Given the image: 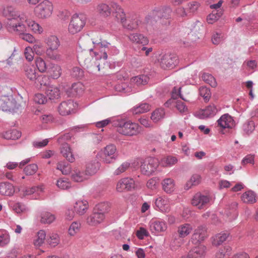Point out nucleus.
Listing matches in <instances>:
<instances>
[{
  "instance_id": "f257e3e1",
  "label": "nucleus",
  "mask_w": 258,
  "mask_h": 258,
  "mask_svg": "<svg viewBox=\"0 0 258 258\" xmlns=\"http://www.w3.org/2000/svg\"><path fill=\"white\" fill-rule=\"evenodd\" d=\"M3 14L7 18L6 27L9 32L22 33L28 29L40 34L43 31V28L39 24L11 6L5 8Z\"/></svg>"
},
{
  "instance_id": "f03ea898",
  "label": "nucleus",
  "mask_w": 258,
  "mask_h": 258,
  "mask_svg": "<svg viewBox=\"0 0 258 258\" xmlns=\"http://www.w3.org/2000/svg\"><path fill=\"white\" fill-rule=\"evenodd\" d=\"M93 43L96 44L94 48V56L93 57L88 51H82L78 55L80 63H82L87 68L92 71H100L103 69L106 65L107 54L105 50L108 43L103 44L102 42L95 40Z\"/></svg>"
},
{
  "instance_id": "7ed1b4c3",
  "label": "nucleus",
  "mask_w": 258,
  "mask_h": 258,
  "mask_svg": "<svg viewBox=\"0 0 258 258\" xmlns=\"http://www.w3.org/2000/svg\"><path fill=\"white\" fill-rule=\"evenodd\" d=\"M113 125L117 133L125 136H137L141 131V127L138 123L123 119L114 120Z\"/></svg>"
},
{
  "instance_id": "20e7f679",
  "label": "nucleus",
  "mask_w": 258,
  "mask_h": 258,
  "mask_svg": "<svg viewBox=\"0 0 258 258\" xmlns=\"http://www.w3.org/2000/svg\"><path fill=\"white\" fill-rule=\"evenodd\" d=\"M111 7L115 11L116 18L120 21L124 28L131 30H136L138 28L141 21L137 16L133 15L126 18L125 14L119 5L116 3H112Z\"/></svg>"
},
{
  "instance_id": "39448f33",
  "label": "nucleus",
  "mask_w": 258,
  "mask_h": 258,
  "mask_svg": "<svg viewBox=\"0 0 258 258\" xmlns=\"http://www.w3.org/2000/svg\"><path fill=\"white\" fill-rule=\"evenodd\" d=\"M108 209V205L105 203L96 206L93 212L86 219V223L91 226H96L103 222L105 218L104 213Z\"/></svg>"
},
{
  "instance_id": "423d86ee",
  "label": "nucleus",
  "mask_w": 258,
  "mask_h": 258,
  "mask_svg": "<svg viewBox=\"0 0 258 258\" xmlns=\"http://www.w3.org/2000/svg\"><path fill=\"white\" fill-rule=\"evenodd\" d=\"M53 6L48 0H44L39 3L34 9L36 16L39 19H45L49 18L52 14Z\"/></svg>"
},
{
  "instance_id": "0eeeda50",
  "label": "nucleus",
  "mask_w": 258,
  "mask_h": 258,
  "mask_svg": "<svg viewBox=\"0 0 258 258\" xmlns=\"http://www.w3.org/2000/svg\"><path fill=\"white\" fill-rule=\"evenodd\" d=\"M158 62L163 69H172L178 62V57L173 54H161L159 56Z\"/></svg>"
},
{
  "instance_id": "6e6552de",
  "label": "nucleus",
  "mask_w": 258,
  "mask_h": 258,
  "mask_svg": "<svg viewBox=\"0 0 258 258\" xmlns=\"http://www.w3.org/2000/svg\"><path fill=\"white\" fill-rule=\"evenodd\" d=\"M85 24V20L82 15H74L68 26V31L72 34L80 32Z\"/></svg>"
},
{
  "instance_id": "1a4fd4ad",
  "label": "nucleus",
  "mask_w": 258,
  "mask_h": 258,
  "mask_svg": "<svg viewBox=\"0 0 258 258\" xmlns=\"http://www.w3.org/2000/svg\"><path fill=\"white\" fill-rule=\"evenodd\" d=\"M155 209L162 213H168L171 210V201L166 196H158L154 200Z\"/></svg>"
},
{
  "instance_id": "9d476101",
  "label": "nucleus",
  "mask_w": 258,
  "mask_h": 258,
  "mask_svg": "<svg viewBox=\"0 0 258 258\" xmlns=\"http://www.w3.org/2000/svg\"><path fill=\"white\" fill-rule=\"evenodd\" d=\"M159 165V160L155 158H147L141 165L142 173L146 175H151Z\"/></svg>"
},
{
  "instance_id": "9b49d317",
  "label": "nucleus",
  "mask_w": 258,
  "mask_h": 258,
  "mask_svg": "<svg viewBox=\"0 0 258 258\" xmlns=\"http://www.w3.org/2000/svg\"><path fill=\"white\" fill-rule=\"evenodd\" d=\"M101 159L105 163L109 164L117 157L116 148L113 144L107 145L102 151Z\"/></svg>"
},
{
  "instance_id": "f8f14e48",
  "label": "nucleus",
  "mask_w": 258,
  "mask_h": 258,
  "mask_svg": "<svg viewBox=\"0 0 258 258\" xmlns=\"http://www.w3.org/2000/svg\"><path fill=\"white\" fill-rule=\"evenodd\" d=\"M18 105L12 97L3 96L0 98V109L5 111L16 112Z\"/></svg>"
},
{
  "instance_id": "ddd939ff",
  "label": "nucleus",
  "mask_w": 258,
  "mask_h": 258,
  "mask_svg": "<svg viewBox=\"0 0 258 258\" xmlns=\"http://www.w3.org/2000/svg\"><path fill=\"white\" fill-rule=\"evenodd\" d=\"M137 187V184L133 178H123L119 180L116 184V189L118 192H122L132 190Z\"/></svg>"
},
{
  "instance_id": "4468645a",
  "label": "nucleus",
  "mask_w": 258,
  "mask_h": 258,
  "mask_svg": "<svg viewBox=\"0 0 258 258\" xmlns=\"http://www.w3.org/2000/svg\"><path fill=\"white\" fill-rule=\"evenodd\" d=\"M210 200L211 198L209 196L198 192L192 198L191 204L199 209H203L208 206Z\"/></svg>"
},
{
  "instance_id": "2eb2a0df",
  "label": "nucleus",
  "mask_w": 258,
  "mask_h": 258,
  "mask_svg": "<svg viewBox=\"0 0 258 258\" xmlns=\"http://www.w3.org/2000/svg\"><path fill=\"white\" fill-rule=\"evenodd\" d=\"M77 104L72 100L61 102L58 106V111L61 115H67L74 113L77 107Z\"/></svg>"
},
{
  "instance_id": "dca6fc26",
  "label": "nucleus",
  "mask_w": 258,
  "mask_h": 258,
  "mask_svg": "<svg viewBox=\"0 0 258 258\" xmlns=\"http://www.w3.org/2000/svg\"><path fill=\"white\" fill-rule=\"evenodd\" d=\"M208 236L207 229L203 226H198L195 229L191 237L192 243L197 244L203 241Z\"/></svg>"
},
{
  "instance_id": "f3484780",
  "label": "nucleus",
  "mask_w": 258,
  "mask_h": 258,
  "mask_svg": "<svg viewBox=\"0 0 258 258\" xmlns=\"http://www.w3.org/2000/svg\"><path fill=\"white\" fill-rule=\"evenodd\" d=\"M218 130L225 128H231L234 126V121L232 117L228 114H224L217 120Z\"/></svg>"
},
{
  "instance_id": "a211bd4d",
  "label": "nucleus",
  "mask_w": 258,
  "mask_h": 258,
  "mask_svg": "<svg viewBox=\"0 0 258 258\" xmlns=\"http://www.w3.org/2000/svg\"><path fill=\"white\" fill-rule=\"evenodd\" d=\"M149 227L152 233L157 234L159 232L165 231L167 229V225L163 221L152 219L149 223Z\"/></svg>"
},
{
  "instance_id": "6ab92c4d",
  "label": "nucleus",
  "mask_w": 258,
  "mask_h": 258,
  "mask_svg": "<svg viewBox=\"0 0 258 258\" xmlns=\"http://www.w3.org/2000/svg\"><path fill=\"white\" fill-rule=\"evenodd\" d=\"M217 112L218 109L216 106L214 104H210L205 109L200 110L197 115L199 118L204 119L214 116Z\"/></svg>"
},
{
  "instance_id": "aec40b11",
  "label": "nucleus",
  "mask_w": 258,
  "mask_h": 258,
  "mask_svg": "<svg viewBox=\"0 0 258 258\" xmlns=\"http://www.w3.org/2000/svg\"><path fill=\"white\" fill-rule=\"evenodd\" d=\"M128 38L130 41L135 44L146 45L149 43V40L147 37L142 34L138 33L130 34L128 36Z\"/></svg>"
},
{
  "instance_id": "412c9836",
  "label": "nucleus",
  "mask_w": 258,
  "mask_h": 258,
  "mask_svg": "<svg viewBox=\"0 0 258 258\" xmlns=\"http://www.w3.org/2000/svg\"><path fill=\"white\" fill-rule=\"evenodd\" d=\"M88 208V203L85 200H78L74 205V209L75 213L80 216L84 215Z\"/></svg>"
},
{
  "instance_id": "4be33fe9",
  "label": "nucleus",
  "mask_w": 258,
  "mask_h": 258,
  "mask_svg": "<svg viewBox=\"0 0 258 258\" xmlns=\"http://www.w3.org/2000/svg\"><path fill=\"white\" fill-rule=\"evenodd\" d=\"M206 247L200 244L193 248L188 252V258H204Z\"/></svg>"
},
{
  "instance_id": "5701e85b",
  "label": "nucleus",
  "mask_w": 258,
  "mask_h": 258,
  "mask_svg": "<svg viewBox=\"0 0 258 258\" xmlns=\"http://www.w3.org/2000/svg\"><path fill=\"white\" fill-rule=\"evenodd\" d=\"M15 192V187L12 184L8 182L0 183V194L2 196H12Z\"/></svg>"
},
{
  "instance_id": "b1692460",
  "label": "nucleus",
  "mask_w": 258,
  "mask_h": 258,
  "mask_svg": "<svg viewBox=\"0 0 258 258\" xmlns=\"http://www.w3.org/2000/svg\"><path fill=\"white\" fill-rule=\"evenodd\" d=\"M166 12L169 14L171 12L170 9H166ZM168 15L163 14V10L153 11L151 13L148 15L145 18V21L147 24L152 23L153 21H156L157 18L167 17Z\"/></svg>"
},
{
  "instance_id": "393cba45",
  "label": "nucleus",
  "mask_w": 258,
  "mask_h": 258,
  "mask_svg": "<svg viewBox=\"0 0 258 258\" xmlns=\"http://www.w3.org/2000/svg\"><path fill=\"white\" fill-rule=\"evenodd\" d=\"M161 184L163 190L167 194H171L175 189V181L171 178H166L163 179Z\"/></svg>"
},
{
  "instance_id": "a878e982",
  "label": "nucleus",
  "mask_w": 258,
  "mask_h": 258,
  "mask_svg": "<svg viewBox=\"0 0 258 258\" xmlns=\"http://www.w3.org/2000/svg\"><path fill=\"white\" fill-rule=\"evenodd\" d=\"M46 48L58 49L60 43L57 37L55 35H50L45 40Z\"/></svg>"
},
{
  "instance_id": "bb28decb",
  "label": "nucleus",
  "mask_w": 258,
  "mask_h": 258,
  "mask_svg": "<svg viewBox=\"0 0 258 258\" xmlns=\"http://www.w3.org/2000/svg\"><path fill=\"white\" fill-rule=\"evenodd\" d=\"M241 201L245 204H252L256 202V194L251 190L245 191L241 196Z\"/></svg>"
},
{
  "instance_id": "cd10ccee",
  "label": "nucleus",
  "mask_w": 258,
  "mask_h": 258,
  "mask_svg": "<svg viewBox=\"0 0 258 258\" xmlns=\"http://www.w3.org/2000/svg\"><path fill=\"white\" fill-rule=\"evenodd\" d=\"M192 226L188 223L181 224L178 227L177 233L181 238H184L188 236L192 231Z\"/></svg>"
},
{
  "instance_id": "c85d7f7f",
  "label": "nucleus",
  "mask_w": 258,
  "mask_h": 258,
  "mask_svg": "<svg viewBox=\"0 0 258 258\" xmlns=\"http://www.w3.org/2000/svg\"><path fill=\"white\" fill-rule=\"evenodd\" d=\"M100 163L96 160L88 162L86 165V175L91 176L95 174L99 170Z\"/></svg>"
},
{
  "instance_id": "c756f323",
  "label": "nucleus",
  "mask_w": 258,
  "mask_h": 258,
  "mask_svg": "<svg viewBox=\"0 0 258 258\" xmlns=\"http://www.w3.org/2000/svg\"><path fill=\"white\" fill-rule=\"evenodd\" d=\"M46 57L55 61H60L62 60V56L58 51V49L46 48L45 50Z\"/></svg>"
},
{
  "instance_id": "7c9ffc66",
  "label": "nucleus",
  "mask_w": 258,
  "mask_h": 258,
  "mask_svg": "<svg viewBox=\"0 0 258 258\" xmlns=\"http://www.w3.org/2000/svg\"><path fill=\"white\" fill-rule=\"evenodd\" d=\"M45 93L50 100L57 99L60 96V91L54 86L49 85L45 90Z\"/></svg>"
},
{
  "instance_id": "2f4dec72",
  "label": "nucleus",
  "mask_w": 258,
  "mask_h": 258,
  "mask_svg": "<svg viewBox=\"0 0 258 258\" xmlns=\"http://www.w3.org/2000/svg\"><path fill=\"white\" fill-rule=\"evenodd\" d=\"M97 11L100 17L107 18L111 13V10L110 7L105 4H100L97 7Z\"/></svg>"
},
{
  "instance_id": "473e14b6",
  "label": "nucleus",
  "mask_w": 258,
  "mask_h": 258,
  "mask_svg": "<svg viewBox=\"0 0 258 258\" xmlns=\"http://www.w3.org/2000/svg\"><path fill=\"white\" fill-rule=\"evenodd\" d=\"M55 215L50 212L43 211L40 214V222L43 224H51L55 221Z\"/></svg>"
},
{
  "instance_id": "72a5a7b5",
  "label": "nucleus",
  "mask_w": 258,
  "mask_h": 258,
  "mask_svg": "<svg viewBox=\"0 0 258 258\" xmlns=\"http://www.w3.org/2000/svg\"><path fill=\"white\" fill-rule=\"evenodd\" d=\"M177 159L172 156H166L163 157L159 162V164L162 167H170L175 165L177 162Z\"/></svg>"
},
{
  "instance_id": "f704fd0d",
  "label": "nucleus",
  "mask_w": 258,
  "mask_h": 258,
  "mask_svg": "<svg viewBox=\"0 0 258 258\" xmlns=\"http://www.w3.org/2000/svg\"><path fill=\"white\" fill-rule=\"evenodd\" d=\"M48 73L52 78L57 79L61 75V68L60 66L52 63L48 70Z\"/></svg>"
},
{
  "instance_id": "c9c22d12",
  "label": "nucleus",
  "mask_w": 258,
  "mask_h": 258,
  "mask_svg": "<svg viewBox=\"0 0 258 258\" xmlns=\"http://www.w3.org/2000/svg\"><path fill=\"white\" fill-rule=\"evenodd\" d=\"M61 153L70 162H73L75 161V158L71 152V148L68 144L62 145Z\"/></svg>"
},
{
  "instance_id": "e433bc0d",
  "label": "nucleus",
  "mask_w": 258,
  "mask_h": 258,
  "mask_svg": "<svg viewBox=\"0 0 258 258\" xmlns=\"http://www.w3.org/2000/svg\"><path fill=\"white\" fill-rule=\"evenodd\" d=\"M149 78L146 75H140L133 77L131 79L130 82L133 85L139 86L146 84L149 81Z\"/></svg>"
},
{
  "instance_id": "4c0bfd02",
  "label": "nucleus",
  "mask_w": 258,
  "mask_h": 258,
  "mask_svg": "<svg viewBox=\"0 0 258 258\" xmlns=\"http://www.w3.org/2000/svg\"><path fill=\"white\" fill-rule=\"evenodd\" d=\"M165 114V112L163 108H157L152 113L151 119L154 122L157 123L164 117Z\"/></svg>"
},
{
  "instance_id": "58836bf2",
  "label": "nucleus",
  "mask_w": 258,
  "mask_h": 258,
  "mask_svg": "<svg viewBox=\"0 0 258 258\" xmlns=\"http://www.w3.org/2000/svg\"><path fill=\"white\" fill-rule=\"evenodd\" d=\"M21 136V133L15 129L9 130L3 134V138L7 140H17L20 138Z\"/></svg>"
},
{
  "instance_id": "ea45409f",
  "label": "nucleus",
  "mask_w": 258,
  "mask_h": 258,
  "mask_svg": "<svg viewBox=\"0 0 258 258\" xmlns=\"http://www.w3.org/2000/svg\"><path fill=\"white\" fill-rule=\"evenodd\" d=\"M46 238V233L44 230H40L37 232L34 240L33 244L36 247L41 246L44 243Z\"/></svg>"
},
{
  "instance_id": "a19ab883",
  "label": "nucleus",
  "mask_w": 258,
  "mask_h": 258,
  "mask_svg": "<svg viewBox=\"0 0 258 258\" xmlns=\"http://www.w3.org/2000/svg\"><path fill=\"white\" fill-rule=\"evenodd\" d=\"M84 90V87L83 85L80 82H78L72 85L71 92L73 96H77L82 94Z\"/></svg>"
},
{
  "instance_id": "79ce46f5",
  "label": "nucleus",
  "mask_w": 258,
  "mask_h": 258,
  "mask_svg": "<svg viewBox=\"0 0 258 258\" xmlns=\"http://www.w3.org/2000/svg\"><path fill=\"white\" fill-rule=\"evenodd\" d=\"M228 236L227 233H219L213 237L212 244L217 246L225 241Z\"/></svg>"
},
{
  "instance_id": "37998d69",
  "label": "nucleus",
  "mask_w": 258,
  "mask_h": 258,
  "mask_svg": "<svg viewBox=\"0 0 258 258\" xmlns=\"http://www.w3.org/2000/svg\"><path fill=\"white\" fill-rule=\"evenodd\" d=\"M25 75L30 80H34L36 79V69L33 66H28L25 69Z\"/></svg>"
},
{
  "instance_id": "c03bdc74",
  "label": "nucleus",
  "mask_w": 258,
  "mask_h": 258,
  "mask_svg": "<svg viewBox=\"0 0 258 258\" xmlns=\"http://www.w3.org/2000/svg\"><path fill=\"white\" fill-rule=\"evenodd\" d=\"M201 177L200 175L197 174H193L186 184V189H188L193 185L199 184L201 182Z\"/></svg>"
},
{
  "instance_id": "a18cd8bd",
  "label": "nucleus",
  "mask_w": 258,
  "mask_h": 258,
  "mask_svg": "<svg viewBox=\"0 0 258 258\" xmlns=\"http://www.w3.org/2000/svg\"><path fill=\"white\" fill-rule=\"evenodd\" d=\"M86 174H84L81 172L79 169H76L73 171L72 173V179L77 182H81L87 178Z\"/></svg>"
},
{
  "instance_id": "49530a36",
  "label": "nucleus",
  "mask_w": 258,
  "mask_h": 258,
  "mask_svg": "<svg viewBox=\"0 0 258 258\" xmlns=\"http://www.w3.org/2000/svg\"><path fill=\"white\" fill-rule=\"evenodd\" d=\"M202 80L211 87H215L217 85L215 79L211 74L204 73L202 76Z\"/></svg>"
},
{
  "instance_id": "de8ad7c7",
  "label": "nucleus",
  "mask_w": 258,
  "mask_h": 258,
  "mask_svg": "<svg viewBox=\"0 0 258 258\" xmlns=\"http://www.w3.org/2000/svg\"><path fill=\"white\" fill-rule=\"evenodd\" d=\"M150 110V106L147 103H142L135 107L133 109V113L140 114L147 112Z\"/></svg>"
},
{
  "instance_id": "09e8293b",
  "label": "nucleus",
  "mask_w": 258,
  "mask_h": 258,
  "mask_svg": "<svg viewBox=\"0 0 258 258\" xmlns=\"http://www.w3.org/2000/svg\"><path fill=\"white\" fill-rule=\"evenodd\" d=\"M36 66L41 73H44L47 71L46 63L45 60L40 57L36 58L35 59Z\"/></svg>"
},
{
  "instance_id": "8fccbe9b",
  "label": "nucleus",
  "mask_w": 258,
  "mask_h": 258,
  "mask_svg": "<svg viewBox=\"0 0 258 258\" xmlns=\"http://www.w3.org/2000/svg\"><path fill=\"white\" fill-rule=\"evenodd\" d=\"M56 185L58 188L61 189H67L71 186L70 181L65 178L58 179Z\"/></svg>"
},
{
  "instance_id": "3c124183",
  "label": "nucleus",
  "mask_w": 258,
  "mask_h": 258,
  "mask_svg": "<svg viewBox=\"0 0 258 258\" xmlns=\"http://www.w3.org/2000/svg\"><path fill=\"white\" fill-rule=\"evenodd\" d=\"M38 166L36 164H31L26 166L24 168V172L27 175L34 174L38 170Z\"/></svg>"
},
{
  "instance_id": "603ef678",
  "label": "nucleus",
  "mask_w": 258,
  "mask_h": 258,
  "mask_svg": "<svg viewBox=\"0 0 258 258\" xmlns=\"http://www.w3.org/2000/svg\"><path fill=\"white\" fill-rule=\"evenodd\" d=\"M231 248L229 246H225L221 248L216 254V258H224L226 255H229L230 253Z\"/></svg>"
},
{
  "instance_id": "864d4df0",
  "label": "nucleus",
  "mask_w": 258,
  "mask_h": 258,
  "mask_svg": "<svg viewBox=\"0 0 258 258\" xmlns=\"http://www.w3.org/2000/svg\"><path fill=\"white\" fill-rule=\"evenodd\" d=\"M81 224L78 222H74L70 225L69 229V234L71 236L75 235L80 230Z\"/></svg>"
},
{
  "instance_id": "5fc2aeb1",
  "label": "nucleus",
  "mask_w": 258,
  "mask_h": 258,
  "mask_svg": "<svg viewBox=\"0 0 258 258\" xmlns=\"http://www.w3.org/2000/svg\"><path fill=\"white\" fill-rule=\"evenodd\" d=\"M33 43H34L32 48L33 51L35 52L37 55H41L44 51L42 43L39 41L36 40Z\"/></svg>"
},
{
  "instance_id": "6e6d98bb",
  "label": "nucleus",
  "mask_w": 258,
  "mask_h": 258,
  "mask_svg": "<svg viewBox=\"0 0 258 258\" xmlns=\"http://www.w3.org/2000/svg\"><path fill=\"white\" fill-rule=\"evenodd\" d=\"M59 238L58 234L56 233H52L49 235V238L47 239V242L51 246L54 247L59 243Z\"/></svg>"
},
{
  "instance_id": "4d7b16f0",
  "label": "nucleus",
  "mask_w": 258,
  "mask_h": 258,
  "mask_svg": "<svg viewBox=\"0 0 258 258\" xmlns=\"http://www.w3.org/2000/svg\"><path fill=\"white\" fill-rule=\"evenodd\" d=\"M242 128L246 134L249 135L255 128L254 123L253 121H248L243 125Z\"/></svg>"
},
{
  "instance_id": "13d9d810",
  "label": "nucleus",
  "mask_w": 258,
  "mask_h": 258,
  "mask_svg": "<svg viewBox=\"0 0 258 258\" xmlns=\"http://www.w3.org/2000/svg\"><path fill=\"white\" fill-rule=\"evenodd\" d=\"M11 207L13 210L18 214L24 213L27 210L26 206L20 203H15L13 205L11 204Z\"/></svg>"
},
{
  "instance_id": "bf43d9fd",
  "label": "nucleus",
  "mask_w": 258,
  "mask_h": 258,
  "mask_svg": "<svg viewBox=\"0 0 258 258\" xmlns=\"http://www.w3.org/2000/svg\"><path fill=\"white\" fill-rule=\"evenodd\" d=\"M199 93L201 96L204 98L205 101H208L211 96L210 90L206 87H202L199 89Z\"/></svg>"
},
{
  "instance_id": "052dcab7",
  "label": "nucleus",
  "mask_w": 258,
  "mask_h": 258,
  "mask_svg": "<svg viewBox=\"0 0 258 258\" xmlns=\"http://www.w3.org/2000/svg\"><path fill=\"white\" fill-rule=\"evenodd\" d=\"M200 7V4L197 2H191L187 5L186 10L190 13H194L197 11Z\"/></svg>"
},
{
  "instance_id": "680f3d73",
  "label": "nucleus",
  "mask_w": 258,
  "mask_h": 258,
  "mask_svg": "<svg viewBox=\"0 0 258 258\" xmlns=\"http://www.w3.org/2000/svg\"><path fill=\"white\" fill-rule=\"evenodd\" d=\"M130 163L125 162L122 163L114 172V174L116 175H120L124 172L130 167Z\"/></svg>"
},
{
  "instance_id": "e2e57ef3",
  "label": "nucleus",
  "mask_w": 258,
  "mask_h": 258,
  "mask_svg": "<svg viewBox=\"0 0 258 258\" xmlns=\"http://www.w3.org/2000/svg\"><path fill=\"white\" fill-rule=\"evenodd\" d=\"M159 179L156 177L150 179L147 182V186L148 188L154 190L157 188Z\"/></svg>"
},
{
  "instance_id": "0e129e2a",
  "label": "nucleus",
  "mask_w": 258,
  "mask_h": 258,
  "mask_svg": "<svg viewBox=\"0 0 258 258\" xmlns=\"http://www.w3.org/2000/svg\"><path fill=\"white\" fill-rule=\"evenodd\" d=\"M222 13L221 12H214L208 15L207 17V21L210 24H212L214 23L216 21H217L221 16Z\"/></svg>"
},
{
  "instance_id": "69168bd1",
  "label": "nucleus",
  "mask_w": 258,
  "mask_h": 258,
  "mask_svg": "<svg viewBox=\"0 0 258 258\" xmlns=\"http://www.w3.org/2000/svg\"><path fill=\"white\" fill-rule=\"evenodd\" d=\"M43 188L42 186H34L31 188H28L23 191V195L24 196L30 195L35 192L38 191V190L42 191H43Z\"/></svg>"
},
{
  "instance_id": "338daca9",
  "label": "nucleus",
  "mask_w": 258,
  "mask_h": 258,
  "mask_svg": "<svg viewBox=\"0 0 258 258\" xmlns=\"http://www.w3.org/2000/svg\"><path fill=\"white\" fill-rule=\"evenodd\" d=\"M34 101L39 104H43L47 102L46 97L42 94H37L34 97Z\"/></svg>"
},
{
  "instance_id": "774afa93",
  "label": "nucleus",
  "mask_w": 258,
  "mask_h": 258,
  "mask_svg": "<svg viewBox=\"0 0 258 258\" xmlns=\"http://www.w3.org/2000/svg\"><path fill=\"white\" fill-rule=\"evenodd\" d=\"M24 54L26 58L29 61H32L34 58V51L30 47H26L24 51Z\"/></svg>"
}]
</instances>
